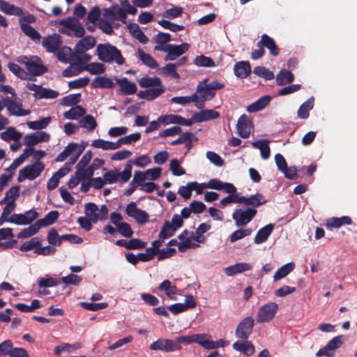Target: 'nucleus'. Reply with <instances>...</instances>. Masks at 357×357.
<instances>
[{
  "instance_id": "obj_1",
  "label": "nucleus",
  "mask_w": 357,
  "mask_h": 357,
  "mask_svg": "<svg viewBox=\"0 0 357 357\" xmlns=\"http://www.w3.org/2000/svg\"><path fill=\"white\" fill-rule=\"evenodd\" d=\"M96 52L98 59L105 63H116L119 66L125 63L121 51L109 43L98 44Z\"/></svg>"
},
{
  "instance_id": "obj_2",
  "label": "nucleus",
  "mask_w": 357,
  "mask_h": 357,
  "mask_svg": "<svg viewBox=\"0 0 357 357\" xmlns=\"http://www.w3.org/2000/svg\"><path fill=\"white\" fill-rule=\"evenodd\" d=\"M57 24L60 26L58 29L59 33L75 38H82L85 33L83 25L75 17L61 19Z\"/></svg>"
},
{
  "instance_id": "obj_3",
  "label": "nucleus",
  "mask_w": 357,
  "mask_h": 357,
  "mask_svg": "<svg viewBox=\"0 0 357 357\" xmlns=\"http://www.w3.org/2000/svg\"><path fill=\"white\" fill-rule=\"evenodd\" d=\"M17 61L25 66L28 73L32 76H40L47 72V68L43 65V61L38 56L29 58L23 56L19 57Z\"/></svg>"
},
{
  "instance_id": "obj_4",
  "label": "nucleus",
  "mask_w": 357,
  "mask_h": 357,
  "mask_svg": "<svg viewBox=\"0 0 357 357\" xmlns=\"http://www.w3.org/2000/svg\"><path fill=\"white\" fill-rule=\"evenodd\" d=\"M44 168L45 165L40 161H36L32 165H26L20 170L17 181L22 182L25 179L34 180L40 176Z\"/></svg>"
},
{
  "instance_id": "obj_5",
  "label": "nucleus",
  "mask_w": 357,
  "mask_h": 357,
  "mask_svg": "<svg viewBox=\"0 0 357 357\" xmlns=\"http://www.w3.org/2000/svg\"><path fill=\"white\" fill-rule=\"evenodd\" d=\"M183 225V220L180 218L179 215L174 214L172 217V222L165 221L158 234L160 239H167L172 236L176 231L181 228Z\"/></svg>"
},
{
  "instance_id": "obj_6",
  "label": "nucleus",
  "mask_w": 357,
  "mask_h": 357,
  "mask_svg": "<svg viewBox=\"0 0 357 357\" xmlns=\"http://www.w3.org/2000/svg\"><path fill=\"white\" fill-rule=\"evenodd\" d=\"M278 308V305L274 302L263 305L258 310L256 321L258 324L269 322L275 317Z\"/></svg>"
},
{
  "instance_id": "obj_7",
  "label": "nucleus",
  "mask_w": 357,
  "mask_h": 357,
  "mask_svg": "<svg viewBox=\"0 0 357 357\" xmlns=\"http://www.w3.org/2000/svg\"><path fill=\"white\" fill-rule=\"evenodd\" d=\"M29 357L26 350L22 347H14L13 342L6 340L0 343V357Z\"/></svg>"
},
{
  "instance_id": "obj_8",
  "label": "nucleus",
  "mask_w": 357,
  "mask_h": 357,
  "mask_svg": "<svg viewBox=\"0 0 357 357\" xmlns=\"http://www.w3.org/2000/svg\"><path fill=\"white\" fill-rule=\"evenodd\" d=\"M257 213V210L253 208L248 207L245 209L238 208L233 212L232 218L236 227H243L251 222Z\"/></svg>"
},
{
  "instance_id": "obj_9",
  "label": "nucleus",
  "mask_w": 357,
  "mask_h": 357,
  "mask_svg": "<svg viewBox=\"0 0 357 357\" xmlns=\"http://www.w3.org/2000/svg\"><path fill=\"white\" fill-rule=\"evenodd\" d=\"M255 326V319L252 317H247L242 319L236 329V336L243 340H248L252 333Z\"/></svg>"
},
{
  "instance_id": "obj_10",
  "label": "nucleus",
  "mask_w": 357,
  "mask_h": 357,
  "mask_svg": "<svg viewBox=\"0 0 357 357\" xmlns=\"http://www.w3.org/2000/svg\"><path fill=\"white\" fill-rule=\"evenodd\" d=\"M149 349L151 350L172 352L181 350V346L172 340L160 338L151 344Z\"/></svg>"
},
{
  "instance_id": "obj_11",
  "label": "nucleus",
  "mask_w": 357,
  "mask_h": 357,
  "mask_svg": "<svg viewBox=\"0 0 357 357\" xmlns=\"http://www.w3.org/2000/svg\"><path fill=\"white\" fill-rule=\"evenodd\" d=\"M126 213L128 216L132 218L139 225H144L148 222L149 214L145 211L137 208L134 202H131L127 205Z\"/></svg>"
},
{
  "instance_id": "obj_12",
  "label": "nucleus",
  "mask_w": 357,
  "mask_h": 357,
  "mask_svg": "<svg viewBox=\"0 0 357 357\" xmlns=\"http://www.w3.org/2000/svg\"><path fill=\"white\" fill-rule=\"evenodd\" d=\"M62 45L61 36L57 33H53L44 37L42 40V45L47 52L56 53V50Z\"/></svg>"
},
{
  "instance_id": "obj_13",
  "label": "nucleus",
  "mask_w": 357,
  "mask_h": 357,
  "mask_svg": "<svg viewBox=\"0 0 357 357\" xmlns=\"http://www.w3.org/2000/svg\"><path fill=\"white\" fill-rule=\"evenodd\" d=\"M343 335H338L331 339L327 344L321 348L317 353V356H332L333 355V351L336 349L340 348L343 344Z\"/></svg>"
},
{
  "instance_id": "obj_14",
  "label": "nucleus",
  "mask_w": 357,
  "mask_h": 357,
  "mask_svg": "<svg viewBox=\"0 0 357 357\" xmlns=\"http://www.w3.org/2000/svg\"><path fill=\"white\" fill-rule=\"evenodd\" d=\"M188 49L189 45L185 43H183L179 45L167 44V54L165 57V61H174L178 56H180L186 52Z\"/></svg>"
},
{
  "instance_id": "obj_15",
  "label": "nucleus",
  "mask_w": 357,
  "mask_h": 357,
  "mask_svg": "<svg viewBox=\"0 0 357 357\" xmlns=\"http://www.w3.org/2000/svg\"><path fill=\"white\" fill-rule=\"evenodd\" d=\"M3 102L5 107L11 115L24 116L30 114L29 110L23 109L22 108V103L15 102L8 97L3 98Z\"/></svg>"
},
{
  "instance_id": "obj_16",
  "label": "nucleus",
  "mask_w": 357,
  "mask_h": 357,
  "mask_svg": "<svg viewBox=\"0 0 357 357\" xmlns=\"http://www.w3.org/2000/svg\"><path fill=\"white\" fill-rule=\"evenodd\" d=\"M236 128L238 134L244 139L249 137L251 132V122L246 114H242L238 119Z\"/></svg>"
},
{
  "instance_id": "obj_17",
  "label": "nucleus",
  "mask_w": 357,
  "mask_h": 357,
  "mask_svg": "<svg viewBox=\"0 0 357 357\" xmlns=\"http://www.w3.org/2000/svg\"><path fill=\"white\" fill-rule=\"evenodd\" d=\"M116 84L120 86L119 93L123 95H132L137 92V87L135 82L128 78L116 79Z\"/></svg>"
},
{
  "instance_id": "obj_18",
  "label": "nucleus",
  "mask_w": 357,
  "mask_h": 357,
  "mask_svg": "<svg viewBox=\"0 0 357 357\" xmlns=\"http://www.w3.org/2000/svg\"><path fill=\"white\" fill-rule=\"evenodd\" d=\"M96 43V40L94 37L87 36L82 38L76 43L75 46V52L78 54H83L84 52L92 49Z\"/></svg>"
},
{
  "instance_id": "obj_19",
  "label": "nucleus",
  "mask_w": 357,
  "mask_h": 357,
  "mask_svg": "<svg viewBox=\"0 0 357 357\" xmlns=\"http://www.w3.org/2000/svg\"><path fill=\"white\" fill-rule=\"evenodd\" d=\"M207 80V79H205L202 82L198 84L197 88V93H199L200 97L202 98V103L200 105L197 106L198 108L204 107V105L203 102L206 100H210L213 99L215 96V91H213L212 89H210L208 84H206L205 86L202 85L204 83L206 84Z\"/></svg>"
},
{
  "instance_id": "obj_20",
  "label": "nucleus",
  "mask_w": 357,
  "mask_h": 357,
  "mask_svg": "<svg viewBox=\"0 0 357 357\" xmlns=\"http://www.w3.org/2000/svg\"><path fill=\"white\" fill-rule=\"evenodd\" d=\"M259 44L261 45L263 49L264 47L269 50V54L273 56H277L280 54V50L278 47L273 38L264 33L261 35V40L259 41Z\"/></svg>"
},
{
  "instance_id": "obj_21",
  "label": "nucleus",
  "mask_w": 357,
  "mask_h": 357,
  "mask_svg": "<svg viewBox=\"0 0 357 357\" xmlns=\"http://www.w3.org/2000/svg\"><path fill=\"white\" fill-rule=\"evenodd\" d=\"M194 121L197 123L216 119L220 117V113L213 109H204L192 115Z\"/></svg>"
},
{
  "instance_id": "obj_22",
  "label": "nucleus",
  "mask_w": 357,
  "mask_h": 357,
  "mask_svg": "<svg viewBox=\"0 0 357 357\" xmlns=\"http://www.w3.org/2000/svg\"><path fill=\"white\" fill-rule=\"evenodd\" d=\"M251 66L248 61H238L234 64V75L241 79L246 78L251 73Z\"/></svg>"
},
{
  "instance_id": "obj_23",
  "label": "nucleus",
  "mask_w": 357,
  "mask_h": 357,
  "mask_svg": "<svg viewBox=\"0 0 357 357\" xmlns=\"http://www.w3.org/2000/svg\"><path fill=\"white\" fill-rule=\"evenodd\" d=\"M252 268L250 264L248 263H237L234 265L227 266L224 268V273L227 276H233L245 271H250Z\"/></svg>"
},
{
  "instance_id": "obj_24",
  "label": "nucleus",
  "mask_w": 357,
  "mask_h": 357,
  "mask_svg": "<svg viewBox=\"0 0 357 357\" xmlns=\"http://www.w3.org/2000/svg\"><path fill=\"white\" fill-rule=\"evenodd\" d=\"M158 289L160 291H165L168 298L171 300L176 299V295L177 294L178 288L176 285L172 284V282L169 280H165L161 282L158 285Z\"/></svg>"
},
{
  "instance_id": "obj_25",
  "label": "nucleus",
  "mask_w": 357,
  "mask_h": 357,
  "mask_svg": "<svg viewBox=\"0 0 357 357\" xmlns=\"http://www.w3.org/2000/svg\"><path fill=\"white\" fill-rule=\"evenodd\" d=\"M242 201L243 204L245 206H251L253 208L265 204L267 202L264 196L261 193H257L248 197L243 196Z\"/></svg>"
},
{
  "instance_id": "obj_26",
  "label": "nucleus",
  "mask_w": 357,
  "mask_h": 357,
  "mask_svg": "<svg viewBox=\"0 0 357 357\" xmlns=\"http://www.w3.org/2000/svg\"><path fill=\"white\" fill-rule=\"evenodd\" d=\"M165 92V87H157L139 91L137 96L141 99L153 100Z\"/></svg>"
},
{
  "instance_id": "obj_27",
  "label": "nucleus",
  "mask_w": 357,
  "mask_h": 357,
  "mask_svg": "<svg viewBox=\"0 0 357 357\" xmlns=\"http://www.w3.org/2000/svg\"><path fill=\"white\" fill-rule=\"evenodd\" d=\"M273 229L274 225L272 223L261 228L255 236L254 243L255 244H261L265 242L273 232Z\"/></svg>"
},
{
  "instance_id": "obj_28",
  "label": "nucleus",
  "mask_w": 357,
  "mask_h": 357,
  "mask_svg": "<svg viewBox=\"0 0 357 357\" xmlns=\"http://www.w3.org/2000/svg\"><path fill=\"white\" fill-rule=\"evenodd\" d=\"M352 220L349 216H342L340 218H331L326 220V227L328 229L340 228L344 225H350Z\"/></svg>"
},
{
  "instance_id": "obj_29",
  "label": "nucleus",
  "mask_w": 357,
  "mask_h": 357,
  "mask_svg": "<svg viewBox=\"0 0 357 357\" xmlns=\"http://www.w3.org/2000/svg\"><path fill=\"white\" fill-rule=\"evenodd\" d=\"M0 10L10 15L21 16L24 13L21 8L10 4L4 0H0Z\"/></svg>"
},
{
  "instance_id": "obj_30",
  "label": "nucleus",
  "mask_w": 357,
  "mask_h": 357,
  "mask_svg": "<svg viewBox=\"0 0 357 357\" xmlns=\"http://www.w3.org/2000/svg\"><path fill=\"white\" fill-rule=\"evenodd\" d=\"M271 97L270 96H264L257 100L247 107L249 112H256L264 109L270 102Z\"/></svg>"
},
{
  "instance_id": "obj_31",
  "label": "nucleus",
  "mask_w": 357,
  "mask_h": 357,
  "mask_svg": "<svg viewBox=\"0 0 357 357\" xmlns=\"http://www.w3.org/2000/svg\"><path fill=\"white\" fill-rule=\"evenodd\" d=\"M233 348L238 351L242 352L246 356H251L255 353V346L249 341L244 342L236 341L233 344Z\"/></svg>"
},
{
  "instance_id": "obj_32",
  "label": "nucleus",
  "mask_w": 357,
  "mask_h": 357,
  "mask_svg": "<svg viewBox=\"0 0 357 357\" xmlns=\"http://www.w3.org/2000/svg\"><path fill=\"white\" fill-rule=\"evenodd\" d=\"M127 28L131 35L143 44L147 43L149 38L140 29L138 24L135 23H130L127 24Z\"/></svg>"
},
{
  "instance_id": "obj_33",
  "label": "nucleus",
  "mask_w": 357,
  "mask_h": 357,
  "mask_svg": "<svg viewBox=\"0 0 357 357\" xmlns=\"http://www.w3.org/2000/svg\"><path fill=\"white\" fill-rule=\"evenodd\" d=\"M268 142L267 139H259L252 143L254 148L260 150L261 157L264 160H267L270 157L271 150Z\"/></svg>"
},
{
  "instance_id": "obj_34",
  "label": "nucleus",
  "mask_w": 357,
  "mask_h": 357,
  "mask_svg": "<svg viewBox=\"0 0 357 357\" xmlns=\"http://www.w3.org/2000/svg\"><path fill=\"white\" fill-rule=\"evenodd\" d=\"M314 99L311 97L305 102H304L298 108L297 111L298 117L302 119H306L310 116V111L314 107Z\"/></svg>"
},
{
  "instance_id": "obj_35",
  "label": "nucleus",
  "mask_w": 357,
  "mask_h": 357,
  "mask_svg": "<svg viewBox=\"0 0 357 357\" xmlns=\"http://www.w3.org/2000/svg\"><path fill=\"white\" fill-rule=\"evenodd\" d=\"M276 83L279 86L290 84L294 80V75L289 70H281L276 75Z\"/></svg>"
},
{
  "instance_id": "obj_36",
  "label": "nucleus",
  "mask_w": 357,
  "mask_h": 357,
  "mask_svg": "<svg viewBox=\"0 0 357 357\" xmlns=\"http://www.w3.org/2000/svg\"><path fill=\"white\" fill-rule=\"evenodd\" d=\"M138 82L139 86L142 88L165 87L162 84L161 79L158 77H143L138 81Z\"/></svg>"
},
{
  "instance_id": "obj_37",
  "label": "nucleus",
  "mask_w": 357,
  "mask_h": 357,
  "mask_svg": "<svg viewBox=\"0 0 357 357\" xmlns=\"http://www.w3.org/2000/svg\"><path fill=\"white\" fill-rule=\"evenodd\" d=\"M95 89H113L114 84L112 80L106 77H96L91 83Z\"/></svg>"
},
{
  "instance_id": "obj_38",
  "label": "nucleus",
  "mask_w": 357,
  "mask_h": 357,
  "mask_svg": "<svg viewBox=\"0 0 357 357\" xmlns=\"http://www.w3.org/2000/svg\"><path fill=\"white\" fill-rule=\"evenodd\" d=\"M137 53L138 57L143 64L152 69H155L158 67L157 61L150 54H146L140 48L138 49Z\"/></svg>"
},
{
  "instance_id": "obj_39",
  "label": "nucleus",
  "mask_w": 357,
  "mask_h": 357,
  "mask_svg": "<svg viewBox=\"0 0 357 357\" xmlns=\"http://www.w3.org/2000/svg\"><path fill=\"white\" fill-rule=\"evenodd\" d=\"M86 114V110L80 105H75L70 110L63 113V116L67 119L77 120Z\"/></svg>"
},
{
  "instance_id": "obj_40",
  "label": "nucleus",
  "mask_w": 357,
  "mask_h": 357,
  "mask_svg": "<svg viewBox=\"0 0 357 357\" xmlns=\"http://www.w3.org/2000/svg\"><path fill=\"white\" fill-rule=\"evenodd\" d=\"M98 207L93 203L89 202L85 204V214L87 218H90L93 223H96L99 220Z\"/></svg>"
},
{
  "instance_id": "obj_41",
  "label": "nucleus",
  "mask_w": 357,
  "mask_h": 357,
  "mask_svg": "<svg viewBox=\"0 0 357 357\" xmlns=\"http://www.w3.org/2000/svg\"><path fill=\"white\" fill-rule=\"evenodd\" d=\"M40 228L41 226L40 225L39 222L37 220L34 224L22 230L18 234L17 238L22 239L29 238L36 234V233H38Z\"/></svg>"
},
{
  "instance_id": "obj_42",
  "label": "nucleus",
  "mask_w": 357,
  "mask_h": 357,
  "mask_svg": "<svg viewBox=\"0 0 357 357\" xmlns=\"http://www.w3.org/2000/svg\"><path fill=\"white\" fill-rule=\"evenodd\" d=\"M1 139L6 142L11 140L19 141L22 137V133L17 131L15 128L10 127L0 135Z\"/></svg>"
},
{
  "instance_id": "obj_43",
  "label": "nucleus",
  "mask_w": 357,
  "mask_h": 357,
  "mask_svg": "<svg viewBox=\"0 0 357 357\" xmlns=\"http://www.w3.org/2000/svg\"><path fill=\"white\" fill-rule=\"evenodd\" d=\"M78 149V144L77 143H69L64 149V150L61 152L56 158V162H63L64 161L70 154L74 153V152Z\"/></svg>"
},
{
  "instance_id": "obj_44",
  "label": "nucleus",
  "mask_w": 357,
  "mask_h": 357,
  "mask_svg": "<svg viewBox=\"0 0 357 357\" xmlns=\"http://www.w3.org/2000/svg\"><path fill=\"white\" fill-rule=\"evenodd\" d=\"M59 213L57 211H52L45 215L44 218L38 220L41 227L50 226L56 222L59 218Z\"/></svg>"
},
{
  "instance_id": "obj_45",
  "label": "nucleus",
  "mask_w": 357,
  "mask_h": 357,
  "mask_svg": "<svg viewBox=\"0 0 357 357\" xmlns=\"http://www.w3.org/2000/svg\"><path fill=\"white\" fill-rule=\"evenodd\" d=\"M295 267L293 262L288 263L280 267L274 274V280H279L286 277L290 272H291Z\"/></svg>"
},
{
  "instance_id": "obj_46",
  "label": "nucleus",
  "mask_w": 357,
  "mask_h": 357,
  "mask_svg": "<svg viewBox=\"0 0 357 357\" xmlns=\"http://www.w3.org/2000/svg\"><path fill=\"white\" fill-rule=\"evenodd\" d=\"M21 29L22 32L34 41L40 40L41 36L33 26L29 24H21Z\"/></svg>"
},
{
  "instance_id": "obj_47",
  "label": "nucleus",
  "mask_w": 357,
  "mask_h": 357,
  "mask_svg": "<svg viewBox=\"0 0 357 357\" xmlns=\"http://www.w3.org/2000/svg\"><path fill=\"white\" fill-rule=\"evenodd\" d=\"M84 70V66H81L79 63H73L63 71L62 75L65 77H71L79 75Z\"/></svg>"
},
{
  "instance_id": "obj_48",
  "label": "nucleus",
  "mask_w": 357,
  "mask_h": 357,
  "mask_svg": "<svg viewBox=\"0 0 357 357\" xmlns=\"http://www.w3.org/2000/svg\"><path fill=\"white\" fill-rule=\"evenodd\" d=\"M51 121V118L44 117L38 121H28V127L32 130H41L45 128Z\"/></svg>"
},
{
  "instance_id": "obj_49",
  "label": "nucleus",
  "mask_w": 357,
  "mask_h": 357,
  "mask_svg": "<svg viewBox=\"0 0 357 357\" xmlns=\"http://www.w3.org/2000/svg\"><path fill=\"white\" fill-rule=\"evenodd\" d=\"M84 69L91 75H99L105 72V66L101 63H91L85 65Z\"/></svg>"
},
{
  "instance_id": "obj_50",
  "label": "nucleus",
  "mask_w": 357,
  "mask_h": 357,
  "mask_svg": "<svg viewBox=\"0 0 357 357\" xmlns=\"http://www.w3.org/2000/svg\"><path fill=\"white\" fill-rule=\"evenodd\" d=\"M160 73L163 76H169L175 79L180 78L179 74L176 73V63H167L165 67L160 69Z\"/></svg>"
},
{
  "instance_id": "obj_51",
  "label": "nucleus",
  "mask_w": 357,
  "mask_h": 357,
  "mask_svg": "<svg viewBox=\"0 0 357 357\" xmlns=\"http://www.w3.org/2000/svg\"><path fill=\"white\" fill-rule=\"evenodd\" d=\"M132 160H129L125 165L124 169L119 172L118 171L119 179L121 183L127 182L132 176Z\"/></svg>"
},
{
  "instance_id": "obj_52",
  "label": "nucleus",
  "mask_w": 357,
  "mask_h": 357,
  "mask_svg": "<svg viewBox=\"0 0 357 357\" xmlns=\"http://www.w3.org/2000/svg\"><path fill=\"white\" fill-rule=\"evenodd\" d=\"M59 92L51 89L43 88L42 86L40 89L36 99H54L59 96Z\"/></svg>"
},
{
  "instance_id": "obj_53",
  "label": "nucleus",
  "mask_w": 357,
  "mask_h": 357,
  "mask_svg": "<svg viewBox=\"0 0 357 357\" xmlns=\"http://www.w3.org/2000/svg\"><path fill=\"white\" fill-rule=\"evenodd\" d=\"M253 73L266 80H271L274 78V73L264 66H256L253 70Z\"/></svg>"
},
{
  "instance_id": "obj_54",
  "label": "nucleus",
  "mask_w": 357,
  "mask_h": 357,
  "mask_svg": "<svg viewBox=\"0 0 357 357\" xmlns=\"http://www.w3.org/2000/svg\"><path fill=\"white\" fill-rule=\"evenodd\" d=\"M77 169L75 174L79 176L82 180L91 178L95 171L91 165L87 167H77Z\"/></svg>"
},
{
  "instance_id": "obj_55",
  "label": "nucleus",
  "mask_w": 357,
  "mask_h": 357,
  "mask_svg": "<svg viewBox=\"0 0 357 357\" xmlns=\"http://www.w3.org/2000/svg\"><path fill=\"white\" fill-rule=\"evenodd\" d=\"M181 117V116L178 114H167L160 116L158 120L165 125L170 123L180 125Z\"/></svg>"
},
{
  "instance_id": "obj_56",
  "label": "nucleus",
  "mask_w": 357,
  "mask_h": 357,
  "mask_svg": "<svg viewBox=\"0 0 357 357\" xmlns=\"http://www.w3.org/2000/svg\"><path fill=\"white\" fill-rule=\"evenodd\" d=\"M80 126L88 129L89 130H93L97 127V123L91 115H86L84 116L79 121Z\"/></svg>"
},
{
  "instance_id": "obj_57",
  "label": "nucleus",
  "mask_w": 357,
  "mask_h": 357,
  "mask_svg": "<svg viewBox=\"0 0 357 357\" xmlns=\"http://www.w3.org/2000/svg\"><path fill=\"white\" fill-rule=\"evenodd\" d=\"M169 169L174 176H180L185 174V170L181 166L176 158L172 159L169 163Z\"/></svg>"
},
{
  "instance_id": "obj_58",
  "label": "nucleus",
  "mask_w": 357,
  "mask_h": 357,
  "mask_svg": "<svg viewBox=\"0 0 357 357\" xmlns=\"http://www.w3.org/2000/svg\"><path fill=\"white\" fill-rule=\"evenodd\" d=\"M8 68L16 77L22 79H26L27 73L19 65L14 63H8Z\"/></svg>"
},
{
  "instance_id": "obj_59",
  "label": "nucleus",
  "mask_w": 357,
  "mask_h": 357,
  "mask_svg": "<svg viewBox=\"0 0 357 357\" xmlns=\"http://www.w3.org/2000/svg\"><path fill=\"white\" fill-rule=\"evenodd\" d=\"M194 63L198 66L202 67H213L215 66V63L213 60L207 57L204 55H200L195 57L194 59Z\"/></svg>"
},
{
  "instance_id": "obj_60",
  "label": "nucleus",
  "mask_w": 357,
  "mask_h": 357,
  "mask_svg": "<svg viewBox=\"0 0 357 357\" xmlns=\"http://www.w3.org/2000/svg\"><path fill=\"white\" fill-rule=\"evenodd\" d=\"M252 231V229L250 228L238 229L231 234L229 237V240L231 243H234L245 236H250Z\"/></svg>"
},
{
  "instance_id": "obj_61",
  "label": "nucleus",
  "mask_w": 357,
  "mask_h": 357,
  "mask_svg": "<svg viewBox=\"0 0 357 357\" xmlns=\"http://www.w3.org/2000/svg\"><path fill=\"white\" fill-rule=\"evenodd\" d=\"M80 305L87 310L94 312L105 309L108 306V303L106 302L100 303L81 302Z\"/></svg>"
},
{
  "instance_id": "obj_62",
  "label": "nucleus",
  "mask_w": 357,
  "mask_h": 357,
  "mask_svg": "<svg viewBox=\"0 0 357 357\" xmlns=\"http://www.w3.org/2000/svg\"><path fill=\"white\" fill-rule=\"evenodd\" d=\"M207 335L204 334H194L193 338L195 339L194 342L198 343L199 345L206 349H209V347H213L211 343V340L206 339Z\"/></svg>"
},
{
  "instance_id": "obj_63",
  "label": "nucleus",
  "mask_w": 357,
  "mask_h": 357,
  "mask_svg": "<svg viewBox=\"0 0 357 357\" xmlns=\"http://www.w3.org/2000/svg\"><path fill=\"white\" fill-rule=\"evenodd\" d=\"M9 222L18 225H26L31 223V219H26L23 214L14 213L9 217Z\"/></svg>"
},
{
  "instance_id": "obj_64",
  "label": "nucleus",
  "mask_w": 357,
  "mask_h": 357,
  "mask_svg": "<svg viewBox=\"0 0 357 357\" xmlns=\"http://www.w3.org/2000/svg\"><path fill=\"white\" fill-rule=\"evenodd\" d=\"M48 243L52 245L59 246L61 244V236H59L57 231L52 228L51 229L47 235Z\"/></svg>"
}]
</instances>
